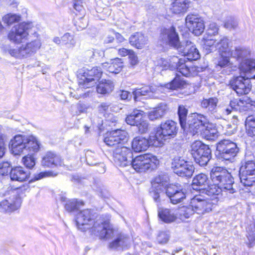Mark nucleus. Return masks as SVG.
Wrapping results in <instances>:
<instances>
[{"instance_id":"09e8293b","label":"nucleus","mask_w":255,"mask_h":255,"mask_svg":"<svg viewBox=\"0 0 255 255\" xmlns=\"http://www.w3.org/2000/svg\"><path fill=\"white\" fill-rule=\"evenodd\" d=\"M20 16L16 14L8 13L4 15L2 17L4 23L8 25L12 24L13 23L18 22L20 20Z\"/></svg>"},{"instance_id":"ddd939ff","label":"nucleus","mask_w":255,"mask_h":255,"mask_svg":"<svg viewBox=\"0 0 255 255\" xmlns=\"http://www.w3.org/2000/svg\"><path fill=\"white\" fill-rule=\"evenodd\" d=\"M32 27L31 22H23L15 25L9 32L8 38L15 43H21L27 39L28 31Z\"/></svg>"},{"instance_id":"2eb2a0df","label":"nucleus","mask_w":255,"mask_h":255,"mask_svg":"<svg viewBox=\"0 0 255 255\" xmlns=\"http://www.w3.org/2000/svg\"><path fill=\"white\" fill-rule=\"evenodd\" d=\"M115 163L118 166L125 167L130 165L132 158L131 150L124 144L117 146L113 151Z\"/></svg>"},{"instance_id":"13d9d810","label":"nucleus","mask_w":255,"mask_h":255,"mask_svg":"<svg viewBox=\"0 0 255 255\" xmlns=\"http://www.w3.org/2000/svg\"><path fill=\"white\" fill-rule=\"evenodd\" d=\"M138 128L139 131L141 133H145L148 130V123L147 121L142 119L141 121L136 126Z\"/></svg>"},{"instance_id":"864d4df0","label":"nucleus","mask_w":255,"mask_h":255,"mask_svg":"<svg viewBox=\"0 0 255 255\" xmlns=\"http://www.w3.org/2000/svg\"><path fill=\"white\" fill-rule=\"evenodd\" d=\"M10 163L8 161L0 162V175L7 174L11 170Z\"/></svg>"},{"instance_id":"423d86ee","label":"nucleus","mask_w":255,"mask_h":255,"mask_svg":"<svg viewBox=\"0 0 255 255\" xmlns=\"http://www.w3.org/2000/svg\"><path fill=\"white\" fill-rule=\"evenodd\" d=\"M177 132L176 123L168 120L161 124L154 134L150 135V141L153 146H161L165 140L174 137Z\"/></svg>"},{"instance_id":"338daca9","label":"nucleus","mask_w":255,"mask_h":255,"mask_svg":"<svg viewBox=\"0 0 255 255\" xmlns=\"http://www.w3.org/2000/svg\"><path fill=\"white\" fill-rule=\"evenodd\" d=\"M120 96L122 100H128L130 99L131 97V95L130 93L124 90L120 92Z\"/></svg>"},{"instance_id":"8fccbe9b","label":"nucleus","mask_w":255,"mask_h":255,"mask_svg":"<svg viewBox=\"0 0 255 255\" xmlns=\"http://www.w3.org/2000/svg\"><path fill=\"white\" fill-rule=\"evenodd\" d=\"M27 154L22 158V162L24 165L29 169L32 168L35 165V160L33 154L26 153Z\"/></svg>"},{"instance_id":"6e6552de","label":"nucleus","mask_w":255,"mask_h":255,"mask_svg":"<svg viewBox=\"0 0 255 255\" xmlns=\"http://www.w3.org/2000/svg\"><path fill=\"white\" fill-rule=\"evenodd\" d=\"M211 178L214 183L218 184L225 191L230 193L235 192L233 187V178L226 169L220 167H214L211 172Z\"/></svg>"},{"instance_id":"bb28decb","label":"nucleus","mask_w":255,"mask_h":255,"mask_svg":"<svg viewBox=\"0 0 255 255\" xmlns=\"http://www.w3.org/2000/svg\"><path fill=\"white\" fill-rule=\"evenodd\" d=\"M25 151L26 153L33 154L39 150L40 143L37 138L33 135L25 136Z\"/></svg>"},{"instance_id":"b1692460","label":"nucleus","mask_w":255,"mask_h":255,"mask_svg":"<svg viewBox=\"0 0 255 255\" xmlns=\"http://www.w3.org/2000/svg\"><path fill=\"white\" fill-rule=\"evenodd\" d=\"M178 211V209L174 212L168 209H160L158 210V215L162 221L166 223L175 222L178 219L183 221L177 214Z\"/></svg>"},{"instance_id":"052dcab7","label":"nucleus","mask_w":255,"mask_h":255,"mask_svg":"<svg viewBox=\"0 0 255 255\" xmlns=\"http://www.w3.org/2000/svg\"><path fill=\"white\" fill-rule=\"evenodd\" d=\"M62 44H73V36L69 33H65L61 37Z\"/></svg>"},{"instance_id":"c756f323","label":"nucleus","mask_w":255,"mask_h":255,"mask_svg":"<svg viewBox=\"0 0 255 255\" xmlns=\"http://www.w3.org/2000/svg\"><path fill=\"white\" fill-rule=\"evenodd\" d=\"M147 42V38L142 33L136 32L129 37L130 44L138 49L143 48Z\"/></svg>"},{"instance_id":"a878e982","label":"nucleus","mask_w":255,"mask_h":255,"mask_svg":"<svg viewBox=\"0 0 255 255\" xmlns=\"http://www.w3.org/2000/svg\"><path fill=\"white\" fill-rule=\"evenodd\" d=\"M102 67L110 73H118L123 67V62L121 59L116 58L103 63Z\"/></svg>"},{"instance_id":"412c9836","label":"nucleus","mask_w":255,"mask_h":255,"mask_svg":"<svg viewBox=\"0 0 255 255\" xmlns=\"http://www.w3.org/2000/svg\"><path fill=\"white\" fill-rule=\"evenodd\" d=\"M9 148L11 153L14 155L26 154L25 145V135L17 134L10 140Z\"/></svg>"},{"instance_id":"4d7b16f0","label":"nucleus","mask_w":255,"mask_h":255,"mask_svg":"<svg viewBox=\"0 0 255 255\" xmlns=\"http://www.w3.org/2000/svg\"><path fill=\"white\" fill-rule=\"evenodd\" d=\"M58 173L54 172L51 171H47L41 172L35 175V178L36 180H39L46 177H54L57 175Z\"/></svg>"},{"instance_id":"c9c22d12","label":"nucleus","mask_w":255,"mask_h":255,"mask_svg":"<svg viewBox=\"0 0 255 255\" xmlns=\"http://www.w3.org/2000/svg\"><path fill=\"white\" fill-rule=\"evenodd\" d=\"M154 92V89L152 87L145 86L141 88L136 89L132 93L134 100L136 101L140 96H148L150 98H153Z\"/></svg>"},{"instance_id":"37998d69","label":"nucleus","mask_w":255,"mask_h":255,"mask_svg":"<svg viewBox=\"0 0 255 255\" xmlns=\"http://www.w3.org/2000/svg\"><path fill=\"white\" fill-rule=\"evenodd\" d=\"M185 85V82L180 76H177L170 83L165 84V86L168 89L175 90L183 88Z\"/></svg>"},{"instance_id":"680f3d73","label":"nucleus","mask_w":255,"mask_h":255,"mask_svg":"<svg viewBox=\"0 0 255 255\" xmlns=\"http://www.w3.org/2000/svg\"><path fill=\"white\" fill-rule=\"evenodd\" d=\"M104 51L100 49H93L89 50L87 54L91 56L92 58H97L104 56Z\"/></svg>"},{"instance_id":"0eeeda50","label":"nucleus","mask_w":255,"mask_h":255,"mask_svg":"<svg viewBox=\"0 0 255 255\" xmlns=\"http://www.w3.org/2000/svg\"><path fill=\"white\" fill-rule=\"evenodd\" d=\"M102 72L100 68L93 67L91 69H84L80 73L78 83L79 87L77 91L79 95L76 98L86 96V93H81L83 89L90 88L93 87L101 78Z\"/></svg>"},{"instance_id":"4c0bfd02","label":"nucleus","mask_w":255,"mask_h":255,"mask_svg":"<svg viewBox=\"0 0 255 255\" xmlns=\"http://www.w3.org/2000/svg\"><path fill=\"white\" fill-rule=\"evenodd\" d=\"M114 88L113 82L110 80H105L104 82L99 83L97 87V91L101 94H109L114 90Z\"/></svg>"},{"instance_id":"4be33fe9","label":"nucleus","mask_w":255,"mask_h":255,"mask_svg":"<svg viewBox=\"0 0 255 255\" xmlns=\"http://www.w3.org/2000/svg\"><path fill=\"white\" fill-rule=\"evenodd\" d=\"M171 66L176 69L183 76H189L191 69L185 63V57L183 59L173 56L171 58Z\"/></svg>"},{"instance_id":"1a4fd4ad","label":"nucleus","mask_w":255,"mask_h":255,"mask_svg":"<svg viewBox=\"0 0 255 255\" xmlns=\"http://www.w3.org/2000/svg\"><path fill=\"white\" fill-rule=\"evenodd\" d=\"M41 46L40 40L37 39L27 43L25 45H22L18 48L8 49L7 51L11 56L22 59L27 58L35 54Z\"/></svg>"},{"instance_id":"f3484780","label":"nucleus","mask_w":255,"mask_h":255,"mask_svg":"<svg viewBox=\"0 0 255 255\" xmlns=\"http://www.w3.org/2000/svg\"><path fill=\"white\" fill-rule=\"evenodd\" d=\"M128 140V133L124 130L117 129L107 133L105 143L109 146L123 145Z\"/></svg>"},{"instance_id":"393cba45","label":"nucleus","mask_w":255,"mask_h":255,"mask_svg":"<svg viewBox=\"0 0 255 255\" xmlns=\"http://www.w3.org/2000/svg\"><path fill=\"white\" fill-rule=\"evenodd\" d=\"M62 161L60 158L55 153L51 152H47L42 157L41 165L47 167L61 166Z\"/></svg>"},{"instance_id":"c85d7f7f","label":"nucleus","mask_w":255,"mask_h":255,"mask_svg":"<svg viewBox=\"0 0 255 255\" xmlns=\"http://www.w3.org/2000/svg\"><path fill=\"white\" fill-rule=\"evenodd\" d=\"M200 135L207 140H214L218 136V131L214 125L207 121V124H205Z\"/></svg>"},{"instance_id":"72a5a7b5","label":"nucleus","mask_w":255,"mask_h":255,"mask_svg":"<svg viewBox=\"0 0 255 255\" xmlns=\"http://www.w3.org/2000/svg\"><path fill=\"white\" fill-rule=\"evenodd\" d=\"M239 110L240 111H246L248 109L247 106L244 105V102L243 100H238L237 99H234L231 101L230 103V107L224 109L223 110L226 115L230 114L232 110Z\"/></svg>"},{"instance_id":"5701e85b","label":"nucleus","mask_w":255,"mask_h":255,"mask_svg":"<svg viewBox=\"0 0 255 255\" xmlns=\"http://www.w3.org/2000/svg\"><path fill=\"white\" fill-rule=\"evenodd\" d=\"M150 145H152L150 137L146 138L142 136L134 137L131 143V147L135 152H142L146 150Z\"/></svg>"},{"instance_id":"7ed1b4c3","label":"nucleus","mask_w":255,"mask_h":255,"mask_svg":"<svg viewBox=\"0 0 255 255\" xmlns=\"http://www.w3.org/2000/svg\"><path fill=\"white\" fill-rule=\"evenodd\" d=\"M163 36L166 43L176 49L183 55L186 56L188 60H196L200 58L199 52L193 43L190 41H179L174 27H171L166 29Z\"/></svg>"},{"instance_id":"a19ab883","label":"nucleus","mask_w":255,"mask_h":255,"mask_svg":"<svg viewBox=\"0 0 255 255\" xmlns=\"http://www.w3.org/2000/svg\"><path fill=\"white\" fill-rule=\"evenodd\" d=\"M218 103V99L216 97L204 99L201 102V107L211 112H213L216 109Z\"/></svg>"},{"instance_id":"cd10ccee","label":"nucleus","mask_w":255,"mask_h":255,"mask_svg":"<svg viewBox=\"0 0 255 255\" xmlns=\"http://www.w3.org/2000/svg\"><path fill=\"white\" fill-rule=\"evenodd\" d=\"M10 177L12 181L22 182L29 177V172L24 170L21 166L11 169L9 172Z\"/></svg>"},{"instance_id":"aec40b11","label":"nucleus","mask_w":255,"mask_h":255,"mask_svg":"<svg viewBox=\"0 0 255 255\" xmlns=\"http://www.w3.org/2000/svg\"><path fill=\"white\" fill-rule=\"evenodd\" d=\"M21 203L19 196L13 193L8 198L0 202V209L2 212H11L18 209Z\"/></svg>"},{"instance_id":"2f4dec72","label":"nucleus","mask_w":255,"mask_h":255,"mask_svg":"<svg viewBox=\"0 0 255 255\" xmlns=\"http://www.w3.org/2000/svg\"><path fill=\"white\" fill-rule=\"evenodd\" d=\"M240 173L246 175H255V161L253 158L246 157L240 168Z\"/></svg>"},{"instance_id":"0e129e2a","label":"nucleus","mask_w":255,"mask_h":255,"mask_svg":"<svg viewBox=\"0 0 255 255\" xmlns=\"http://www.w3.org/2000/svg\"><path fill=\"white\" fill-rule=\"evenodd\" d=\"M148 117L149 120L151 121H154L160 118V116L158 115V113L155 108L148 113Z\"/></svg>"},{"instance_id":"9d476101","label":"nucleus","mask_w":255,"mask_h":255,"mask_svg":"<svg viewBox=\"0 0 255 255\" xmlns=\"http://www.w3.org/2000/svg\"><path fill=\"white\" fill-rule=\"evenodd\" d=\"M190 153L195 162L201 166L206 165L211 158V151L209 146L199 140L192 144Z\"/></svg>"},{"instance_id":"4468645a","label":"nucleus","mask_w":255,"mask_h":255,"mask_svg":"<svg viewBox=\"0 0 255 255\" xmlns=\"http://www.w3.org/2000/svg\"><path fill=\"white\" fill-rule=\"evenodd\" d=\"M217 150L219 157L226 160H231L236 156L239 149L236 143L224 139L217 144Z\"/></svg>"},{"instance_id":"f704fd0d","label":"nucleus","mask_w":255,"mask_h":255,"mask_svg":"<svg viewBox=\"0 0 255 255\" xmlns=\"http://www.w3.org/2000/svg\"><path fill=\"white\" fill-rule=\"evenodd\" d=\"M144 114L143 111L136 109L134 110L130 115L127 117L126 121L128 125L136 126L142 120Z\"/></svg>"},{"instance_id":"a18cd8bd","label":"nucleus","mask_w":255,"mask_h":255,"mask_svg":"<svg viewBox=\"0 0 255 255\" xmlns=\"http://www.w3.org/2000/svg\"><path fill=\"white\" fill-rule=\"evenodd\" d=\"M203 190H204L207 195L211 197L218 195L223 189L219 185L214 183L213 185L210 186L207 185V188L205 187Z\"/></svg>"},{"instance_id":"603ef678","label":"nucleus","mask_w":255,"mask_h":255,"mask_svg":"<svg viewBox=\"0 0 255 255\" xmlns=\"http://www.w3.org/2000/svg\"><path fill=\"white\" fill-rule=\"evenodd\" d=\"M171 65V59L169 60V61L165 59H161L158 62L156 68L161 70H167L168 69L174 70V68L172 67Z\"/></svg>"},{"instance_id":"473e14b6","label":"nucleus","mask_w":255,"mask_h":255,"mask_svg":"<svg viewBox=\"0 0 255 255\" xmlns=\"http://www.w3.org/2000/svg\"><path fill=\"white\" fill-rule=\"evenodd\" d=\"M189 5L188 0H174L172 3L171 10L175 14L186 12Z\"/></svg>"},{"instance_id":"3c124183","label":"nucleus","mask_w":255,"mask_h":255,"mask_svg":"<svg viewBox=\"0 0 255 255\" xmlns=\"http://www.w3.org/2000/svg\"><path fill=\"white\" fill-rule=\"evenodd\" d=\"M73 7L76 10L75 14H79L82 17L85 15V9L83 5V0H72Z\"/></svg>"},{"instance_id":"5fc2aeb1","label":"nucleus","mask_w":255,"mask_h":255,"mask_svg":"<svg viewBox=\"0 0 255 255\" xmlns=\"http://www.w3.org/2000/svg\"><path fill=\"white\" fill-rule=\"evenodd\" d=\"M65 208L68 212H72L77 208L78 203L75 199L68 201L64 204Z\"/></svg>"},{"instance_id":"69168bd1","label":"nucleus","mask_w":255,"mask_h":255,"mask_svg":"<svg viewBox=\"0 0 255 255\" xmlns=\"http://www.w3.org/2000/svg\"><path fill=\"white\" fill-rule=\"evenodd\" d=\"M237 26V22L233 19H229L225 23V27L228 29L235 28Z\"/></svg>"},{"instance_id":"ea45409f","label":"nucleus","mask_w":255,"mask_h":255,"mask_svg":"<svg viewBox=\"0 0 255 255\" xmlns=\"http://www.w3.org/2000/svg\"><path fill=\"white\" fill-rule=\"evenodd\" d=\"M130 242V239L128 236L120 234L117 238L111 243L109 247L111 249H116L119 246L127 247Z\"/></svg>"},{"instance_id":"20e7f679","label":"nucleus","mask_w":255,"mask_h":255,"mask_svg":"<svg viewBox=\"0 0 255 255\" xmlns=\"http://www.w3.org/2000/svg\"><path fill=\"white\" fill-rule=\"evenodd\" d=\"M213 203L209 199H206L202 196H196L192 198L189 203L178 208L177 214L182 221L188 219L194 213L204 215L212 211Z\"/></svg>"},{"instance_id":"49530a36","label":"nucleus","mask_w":255,"mask_h":255,"mask_svg":"<svg viewBox=\"0 0 255 255\" xmlns=\"http://www.w3.org/2000/svg\"><path fill=\"white\" fill-rule=\"evenodd\" d=\"M188 111L182 105H180L178 107V114L179 116V122L182 128L186 127V123L187 122V115Z\"/></svg>"},{"instance_id":"f8f14e48","label":"nucleus","mask_w":255,"mask_h":255,"mask_svg":"<svg viewBox=\"0 0 255 255\" xmlns=\"http://www.w3.org/2000/svg\"><path fill=\"white\" fill-rule=\"evenodd\" d=\"M207 119L202 115L192 114L188 117L186 127L182 128L193 135L196 134L200 135L205 124H207Z\"/></svg>"},{"instance_id":"f03ea898","label":"nucleus","mask_w":255,"mask_h":255,"mask_svg":"<svg viewBox=\"0 0 255 255\" xmlns=\"http://www.w3.org/2000/svg\"><path fill=\"white\" fill-rule=\"evenodd\" d=\"M169 178L167 175H161L156 177L152 182V188L150 194L154 200L157 202L160 201L161 195L165 194L173 204H177L181 202L186 197L185 192L180 186L168 184Z\"/></svg>"},{"instance_id":"f257e3e1","label":"nucleus","mask_w":255,"mask_h":255,"mask_svg":"<svg viewBox=\"0 0 255 255\" xmlns=\"http://www.w3.org/2000/svg\"><path fill=\"white\" fill-rule=\"evenodd\" d=\"M75 221L79 230L88 232L91 236L105 240H110L114 237V231L109 223L101 219L95 220V214L91 210L86 209L78 212Z\"/></svg>"},{"instance_id":"bf43d9fd","label":"nucleus","mask_w":255,"mask_h":255,"mask_svg":"<svg viewBox=\"0 0 255 255\" xmlns=\"http://www.w3.org/2000/svg\"><path fill=\"white\" fill-rule=\"evenodd\" d=\"M157 241L159 244H166L169 240V235L165 232H160L157 238Z\"/></svg>"},{"instance_id":"6ab92c4d","label":"nucleus","mask_w":255,"mask_h":255,"mask_svg":"<svg viewBox=\"0 0 255 255\" xmlns=\"http://www.w3.org/2000/svg\"><path fill=\"white\" fill-rule=\"evenodd\" d=\"M186 23L189 30L195 35H200L204 30V21L197 15L188 14L186 17Z\"/></svg>"},{"instance_id":"7c9ffc66","label":"nucleus","mask_w":255,"mask_h":255,"mask_svg":"<svg viewBox=\"0 0 255 255\" xmlns=\"http://www.w3.org/2000/svg\"><path fill=\"white\" fill-rule=\"evenodd\" d=\"M207 176L203 173L196 175L193 180L192 188L196 190H203L208 185Z\"/></svg>"},{"instance_id":"a211bd4d","label":"nucleus","mask_w":255,"mask_h":255,"mask_svg":"<svg viewBox=\"0 0 255 255\" xmlns=\"http://www.w3.org/2000/svg\"><path fill=\"white\" fill-rule=\"evenodd\" d=\"M230 85L239 95L248 94L252 87L250 79L243 76L234 77L230 80Z\"/></svg>"},{"instance_id":"79ce46f5","label":"nucleus","mask_w":255,"mask_h":255,"mask_svg":"<svg viewBox=\"0 0 255 255\" xmlns=\"http://www.w3.org/2000/svg\"><path fill=\"white\" fill-rule=\"evenodd\" d=\"M240 71L244 73H251L255 70V59H249L243 60L240 63Z\"/></svg>"},{"instance_id":"774afa93","label":"nucleus","mask_w":255,"mask_h":255,"mask_svg":"<svg viewBox=\"0 0 255 255\" xmlns=\"http://www.w3.org/2000/svg\"><path fill=\"white\" fill-rule=\"evenodd\" d=\"M7 139V135L0 131V145L5 147V142Z\"/></svg>"},{"instance_id":"c03bdc74","label":"nucleus","mask_w":255,"mask_h":255,"mask_svg":"<svg viewBox=\"0 0 255 255\" xmlns=\"http://www.w3.org/2000/svg\"><path fill=\"white\" fill-rule=\"evenodd\" d=\"M246 126L248 135L255 136V116H249L246 121Z\"/></svg>"},{"instance_id":"58836bf2","label":"nucleus","mask_w":255,"mask_h":255,"mask_svg":"<svg viewBox=\"0 0 255 255\" xmlns=\"http://www.w3.org/2000/svg\"><path fill=\"white\" fill-rule=\"evenodd\" d=\"M220 53V57L219 59L218 65L221 67H226L230 66L229 56L230 54V49L229 47V42H228V49L226 51H222L220 49H218Z\"/></svg>"},{"instance_id":"9b49d317","label":"nucleus","mask_w":255,"mask_h":255,"mask_svg":"<svg viewBox=\"0 0 255 255\" xmlns=\"http://www.w3.org/2000/svg\"><path fill=\"white\" fill-rule=\"evenodd\" d=\"M159 164L157 157L151 154H144L135 157L131 159V164L133 168L137 172H143L153 168Z\"/></svg>"},{"instance_id":"39448f33","label":"nucleus","mask_w":255,"mask_h":255,"mask_svg":"<svg viewBox=\"0 0 255 255\" xmlns=\"http://www.w3.org/2000/svg\"><path fill=\"white\" fill-rule=\"evenodd\" d=\"M219 29L215 23H211L202 40L203 48L207 53L216 49H220L222 51L227 50L229 39L225 36L218 35Z\"/></svg>"},{"instance_id":"e2e57ef3","label":"nucleus","mask_w":255,"mask_h":255,"mask_svg":"<svg viewBox=\"0 0 255 255\" xmlns=\"http://www.w3.org/2000/svg\"><path fill=\"white\" fill-rule=\"evenodd\" d=\"M128 56L131 65L134 66L138 63V58L133 50H131Z\"/></svg>"},{"instance_id":"e433bc0d","label":"nucleus","mask_w":255,"mask_h":255,"mask_svg":"<svg viewBox=\"0 0 255 255\" xmlns=\"http://www.w3.org/2000/svg\"><path fill=\"white\" fill-rule=\"evenodd\" d=\"M250 54V51L249 49L241 47H236L234 50L230 51L231 56L234 58H236L238 60L240 61L244 60V59L247 58Z\"/></svg>"},{"instance_id":"6e6d98bb","label":"nucleus","mask_w":255,"mask_h":255,"mask_svg":"<svg viewBox=\"0 0 255 255\" xmlns=\"http://www.w3.org/2000/svg\"><path fill=\"white\" fill-rule=\"evenodd\" d=\"M154 108L158 112V115L160 116V118H162L168 110V108L165 103H160Z\"/></svg>"},{"instance_id":"de8ad7c7","label":"nucleus","mask_w":255,"mask_h":255,"mask_svg":"<svg viewBox=\"0 0 255 255\" xmlns=\"http://www.w3.org/2000/svg\"><path fill=\"white\" fill-rule=\"evenodd\" d=\"M240 175L241 182L244 186L250 187L255 183V175L240 173Z\"/></svg>"},{"instance_id":"dca6fc26","label":"nucleus","mask_w":255,"mask_h":255,"mask_svg":"<svg viewBox=\"0 0 255 255\" xmlns=\"http://www.w3.org/2000/svg\"><path fill=\"white\" fill-rule=\"evenodd\" d=\"M172 168L174 173L179 176L188 177L192 175L194 170L193 165L179 156L173 158Z\"/></svg>"}]
</instances>
